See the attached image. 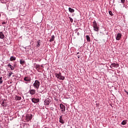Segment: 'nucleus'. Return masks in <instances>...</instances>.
I'll return each mask as SVG.
<instances>
[{"mask_svg": "<svg viewBox=\"0 0 128 128\" xmlns=\"http://www.w3.org/2000/svg\"><path fill=\"white\" fill-rule=\"evenodd\" d=\"M92 26L94 28V30L95 32H98V30H100V27L98 26V23L96 20H94L92 23Z\"/></svg>", "mask_w": 128, "mask_h": 128, "instance_id": "nucleus-1", "label": "nucleus"}, {"mask_svg": "<svg viewBox=\"0 0 128 128\" xmlns=\"http://www.w3.org/2000/svg\"><path fill=\"white\" fill-rule=\"evenodd\" d=\"M40 82L38 80H35L33 84V86L36 90H38L40 88Z\"/></svg>", "mask_w": 128, "mask_h": 128, "instance_id": "nucleus-2", "label": "nucleus"}, {"mask_svg": "<svg viewBox=\"0 0 128 128\" xmlns=\"http://www.w3.org/2000/svg\"><path fill=\"white\" fill-rule=\"evenodd\" d=\"M32 114H26L25 116V120L27 122H30V120H32Z\"/></svg>", "mask_w": 128, "mask_h": 128, "instance_id": "nucleus-3", "label": "nucleus"}, {"mask_svg": "<svg viewBox=\"0 0 128 128\" xmlns=\"http://www.w3.org/2000/svg\"><path fill=\"white\" fill-rule=\"evenodd\" d=\"M60 106L62 114H64V112H66V106H64L62 104H60Z\"/></svg>", "mask_w": 128, "mask_h": 128, "instance_id": "nucleus-4", "label": "nucleus"}, {"mask_svg": "<svg viewBox=\"0 0 128 128\" xmlns=\"http://www.w3.org/2000/svg\"><path fill=\"white\" fill-rule=\"evenodd\" d=\"M52 102V100L50 98H47L44 101L45 106H50V104Z\"/></svg>", "mask_w": 128, "mask_h": 128, "instance_id": "nucleus-5", "label": "nucleus"}, {"mask_svg": "<svg viewBox=\"0 0 128 128\" xmlns=\"http://www.w3.org/2000/svg\"><path fill=\"white\" fill-rule=\"evenodd\" d=\"M118 66H120V64H118L114 62L111 64L110 68H118Z\"/></svg>", "mask_w": 128, "mask_h": 128, "instance_id": "nucleus-6", "label": "nucleus"}, {"mask_svg": "<svg viewBox=\"0 0 128 128\" xmlns=\"http://www.w3.org/2000/svg\"><path fill=\"white\" fill-rule=\"evenodd\" d=\"M32 102H34V104H36L38 102H39L40 98H32Z\"/></svg>", "mask_w": 128, "mask_h": 128, "instance_id": "nucleus-7", "label": "nucleus"}, {"mask_svg": "<svg viewBox=\"0 0 128 128\" xmlns=\"http://www.w3.org/2000/svg\"><path fill=\"white\" fill-rule=\"evenodd\" d=\"M24 80L25 82H30V80H32L30 79V76H26L24 78Z\"/></svg>", "mask_w": 128, "mask_h": 128, "instance_id": "nucleus-8", "label": "nucleus"}, {"mask_svg": "<svg viewBox=\"0 0 128 128\" xmlns=\"http://www.w3.org/2000/svg\"><path fill=\"white\" fill-rule=\"evenodd\" d=\"M36 90L34 89H30L29 90V93L30 94H32V96H34V94H36Z\"/></svg>", "mask_w": 128, "mask_h": 128, "instance_id": "nucleus-9", "label": "nucleus"}, {"mask_svg": "<svg viewBox=\"0 0 128 128\" xmlns=\"http://www.w3.org/2000/svg\"><path fill=\"white\" fill-rule=\"evenodd\" d=\"M122 36L121 33H118L116 36V40H120L122 38Z\"/></svg>", "mask_w": 128, "mask_h": 128, "instance_id": "nucleus-10", "label": "nucleus"}, {"mask_svg": "<svg viewBox=\"0 0 128 128\" xmlns=\"http://www.w3.org/2000/svg\"><path fill=\"white\" fill-rule=\"evenodd\" d=\"M59 122L64 124V118H62V116H60L59 118Z\"/></svg>", "mask_w": 128, "mask_h": 128, "instance_id": "nucleus-11", "label": "nucleus"}, {"mask_svg": "<svg viewBox=\"0 0 128 128\" xmlns=\"http://www.w3.org/2000/svg\"><path fill=\"white\" fill-rule=\"evenodd\" d=\"M16 60V58L14 56H11L10 58V62H14Z\"/></svg>", "mask_w": 128, "mask_h": 128, "instance_id": "nucleus-12", "label": "nucleus"}, {"mask_svg": "<svg viewBox=\"0 0 128 128\" xmlns=\"http://www.w3.org/2000/svg\"><path fill=\"white\" fill-rule=\"evenodd\" d=\"M7 66L10 68V70H14V67L12 66V64H8L7 65Z\"/></svg>", "mask_w": 128, "mask_h": 128, "instance_id": "nucleus-13", "label": "nucleus"}, {"mask_svg": "<svg viewBox=\"0 0 128 128\" xmlns=\"http://www.w3.org/2000/svg\"><path fill=\"white\" fill-rule=\"evenodd\" d=\"M20 62L22 66H24L26 64V60H24V59H21L20 60Z\"/></svg>", "mask_w": 128, "mask_h": 128, "instance_id": "nucleus-14", "label": "nucleus"}, {"mask_svg": "<svg viewBox=\"0 0 128 128\" xmlns=\"http://www.w3.org/2000/svg\"><path fill=\"white\" fill-rule=\"evenodd\" d=\"M35 68H36V70L38 71L40 70V66L38 64H37L35 66Z\"/></svg>", "mask_w": 128, "mask_h": 128, "instance_id": "nucleus-15", "label": "nucleus"}, {"mask_svg": "<svg viewBox=\"0 0 128 128\" xmlns=\"http://www.w3.org/2000/svg\"><path fill=\"white\" fill-rule=\"evenodd\" d=\"M0 38L1 40H4V33L2 32H0Z\"/></svg>", "mask_w": 128, "mask_h": 128, "instance_id": "nucleus-16", "label": "nucleus"}, {"mask_svg": "<svg viewBox=\"0 0 128 128\" xmlns=\"http://www.w3.org/2000/svg\"><path fill=\"white\" fill-rule=\"evenodd\" d=\"M61 74H62V73H60V72L58 74L55 73V76H56V78H58V79L60 77Z\"/></svg>", "mask_w": 128, "mask_h": 128, "instance_id": "nucleus-17", "label": "nucleus"}, {"mask_svg": "<svg viewBox=\"0 0 128 128\" xmlns=\"http://www.w3.org/2000/svg\"><path fill=\"white\" fill-rule=\"evenodd\" d=\"M36 48H40V40H38L36 42Z\"/></svg>", "mask_w": 128, "mask_h": 128, "instance_id": "nucleus-18", "label": "nucleus"}, {"mask_svg": "<svg viewBox=\"0 0 128 128\" xmlns=\"http://www.w3.org/2000/svg\"><path fill=\"white\" fill-rule=\"evenodd\" d=\"M14 98L16 100H22V97L18 96H16Z\"/></svg>", "mask_w": 128, "mask_h": 128, "instance_id": "nucleus-19", "label": "nucleus"}, {"mask_svg": "<svg viewBox=\"0 0 128 128\" xmlns=\"http://www.w3.org/2000/svg\"><path fill=\"white\" fill-rule=\"evenodd\" d=\"M56 37H54V35H52L51 37V38L49 42H54V38Z\"/></svg>", "mask_w": 128, "mask_h": 128, "instance_id": "nucleus-20", "label": "nucleus"}, {"mask_svg": "<svg viewBox=\"0 0 128 128\" xmlns=\"http://www.w3.org/2000/svg\"><path fill=\"white\" fill-rule=\"evenodd\" d=\"M86 38L87 42H90V37L88 35L86 36Z\"/></svg>", "mask_w": 128, "mask_h": 128, "instance_id": "nucleus-21", "label": "nucleus"}, {"mask_svg": "<svg viewBox=\"0 0 128 128\" xmlns=\"http://www.w3.org/2000/svg\"><path fill=\"white\" fill-rule=\"evenodd\" d=\"M68 10H69L70 12H74V10L72 8H68Z\"/></svg>", "mask_w": 128, "mask_h": 128, "instance_id": "nucleus-22", "label": "nucleus"}, {"mask_svg": "<svg viewBox=\"0 0 128 128\" xmlns=\"http://www.w3.org/2000/svg\"><path fill=\"white\" fill-rule=\"evenodd\" d=\"M126 120H124L122 122L121 124H122V126H125V124H126Z\"/></svg>", "mask_w": 128, "mask_h": 128, "instance_id": "nucleus-23", "label": "nucleus"}, {"mask_svg": "<svg viewBox=\"0 0 128 128\" xmlns=\"http://www.w3.org/2000/svg\"><path fill=\"white\" fill-rule=\"evenodd\" d=\"M12 74H14V73H12V72H9L8 74V78H10V76H12Z\"/></svg>", "mask_w": 128, "mask_h": 128, "instance_id": "nucleus-24", "label": "nucleus"}, {"mask_svg": "<svg viewBox=\"0 0 128 128\" xmlns=\"http://www.w3.org/2000/svg\"><path fill=\"white\" fill-rule=\"evenodd\" d=\"M59 80H64V76L60 75V78H59Z\"/></svg>", "mask_w": 128, "mask_h": 128, "instance_id": "nucleus-25", "label": "nucleus"}, {"mask_svg": "<svg viewBox=\"0 0 128 128\" xmlns=\"http://www.w3.org/2000/svg\"><path fill=\"white\" fill-rule=\"evenodd\" d=\"M2 4H6L8 1L6 0H0Z\"/></svg>", "mask_w": 128, "mask_h": 128, "instance_id": "nucleus-26", "label": "nucleus"}, {"mask_svg": "<svg viewBox=\"0 0 128 128\" xmlns=\"http://www.w3.org/2000/svg\"><path fill=\"white\" fill-rule=\"evenodd\" d=\"M2 76H0V84H2Z\"/></svg>", "mask_w": 128, "mask_h": 128, "instance_id": "nucleus-27", "label": "nucleus"}, {"mask_svg": "<svg viewBox=\"0 0 128 128\" xmlns=\"http://www.w3.org/2000/svg\"><path fill=\"white\" fill-rule=\"evenodd\" d=\"M109 14L112 16H114V14H112V11H109Z\"/></svg>", "mask_w": 128, "mask_h": 128, "instance_id": "nucleus-28", "label": "nucleus"}, {"mask_svg": "<svg viewBox=\"0 0 128 128\" xmlns=\"http://www.w3.org/2000/svg\"><path fill=\"white\" fill-rule=\"evenodd\" d=\"M69 18L70 22H73L74 20L72 19V18L71 17H69Z\"/></svg>", "mask_w": 128, "mask_h": 128, "instance_id": "nucleus-29", "label": "nucleus"}, {"mask_svg": "<svg viewBox=\"0 0 128 128\" xmlns=\"http://www.w3.org/2000/svg\"><path fill=\"white\" fill-rule=\"evenodd\" d=\"M120 2L124 4L126 2V0H120Z\"/></svg>", "mask_w": 128, "mask_h": 128, "instance_id": "nucleus-30", "label": "nucleus"}, {"mask_svg": "<svg viewBox=\"0 0 128 128\" xmlns=\"http://www.w3.org/2000/svg\"><path fill=\"white\" fill-rule=\"evenodd\" d=\"M75 32H78V28L76 29Z\"/></svg>", "mask_w": 128, "mask_h": 128, "instance_id": "nucleus-31", "label": "nucleus"}, {"mask_svg": "<svg viewBox=\"0 0 128 128\" xmlns=\"http://www.w3.org/2000/svg\"><path fill=\"white\" fill-rule=\"evenodd\" d=\"M6 24V22H2V24Z\"/></svg>", "mask_w": 128, "mask_h": 128, "instance_id": "nucleus-32", "label": "nucleus"}, {"mask_svg": "<svg viewBox=\"0 0 128 128\" xmlns=\"http://www.w3.org/2000/svg\"><path fill=\"white\" fill-rule=\"evenodd\" d=\"M124 92H126V94H128V91L124 90Z\"/></svg>", "mask_w": 128, "mask_h": 128, "instance_id": "nucleus-33", "label": "nucleus"}, {"mask_svg": "<svg viewBox=\"0 0 128 128\" xmlns=\"http://www.w3.org/2000/svg\"><path fill=\"white\" fill-rule=\"evenodd\" d=\"M77 34H78V36H80V32H78L77 33Z\"/></svg>", "mask_w": 128, "mask_h": 128, "instance_id": "nucleus-34", "label": "nucleus"}, {"mask_svg": "<svg viewBox=\"0 0 128 128\" xmlns=\"http://www.w3.org/2000/svg\"><path fill=\"white\" fill-rule=\"evenodd\" d=\"M80 54V52H77V54Z\"/></svg>", "mask_w": 128, "mask_h": 128, "instance_id": "nucleus-35", "label": "nucleus"}, {"mask_svg": "<svg viewBox=\"0 0 128 128\" xmlns=\"http://www.w3.org/2000/svg\"><path fill=\"white\" fill-rule=\"evenodd\" d=\"M78 58H80V56H78Z\"/></svg>", "mask_w": 128, "mask_h": 128, "instance_id": "nucleus-36", "label": "nucleus"}, {"mask_svg": "<svg viewBox=\"0 0 128 128\" xmlns=\"http://www.w3.org/2000/svg\"><path fill=\"white\" fill-rule=\"evenodd\" d=\"M41 66L42 67V65Z\"/></svg>", "mask_w": 128, "mask_h": 128, "instance_id": "nucleus-37", "label": "nucleus"}, {"mask_svg": "<svg viewBox=\"0 0 128 128\" xmlns=\"http://www.w3.org/2000/svg\"><path fill=\"white\" fill-rule=\"evenodd\" d=\"M0 16H1V15H0Z\"/></svg>", "mask_w": 128, "mask_h": 128, "instance_id": "nucleus-38", "label": "nucleus"}, {"mask_svg": "<svg viewBox=\"0 0 128 128\" xmlns=\"http://www.w3.org/2000/svg\"><path fill=\"white\" fill-rule=\"evenodd\" d=\"M20 128H22V127L20 126Z\"/></svg>", "mask_w": 128, "mask_h": 128, "instance_id": "nucleus-39", "label": "nucleus"}]
</instances>
